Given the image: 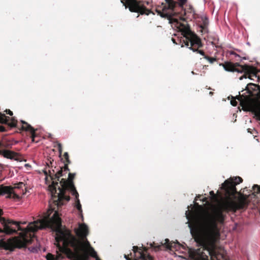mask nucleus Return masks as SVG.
I'll use <instances>...</instances> for the list:
<instances>
[{"mask_svg": "<svg viewBox=\"0 0 260 260\" xmlns=\"http://www.w3.org/2000/svg\"><path fill=\"white\" fill-rule=\"evenodd\" d=\"M24 167H26V168H31V166L29 164H25L24 165Z\"/></svg>", "mask_w": 260, "mask_h": 260, "instance_id": "obj_36", "label": "nucleus"}, {"mask_svg": "<svg viewBox=\"0 0 260 260\" xmlns=\"http://www.w3.org/2000/svg\"><path fill=\"white\" fill-rule=\"evenodd\" d=\"M145 3H146L147 5H149V4H150V2L149 1H146Z\"/></svg>", "mask_w": 260, "mask_h": 260, "instance_id": "obj_40", "label": "nucleus"}, {"mask_svg": "<svg viewBox=\"0 0 260 260\" xmlns=\"http://www.w3.org/2000/svg\"><path fill=\"white\" fill-rule=\"evenodd\" d=\"M60 183L61 184L62 186H64L66 185L67 183V180L64 179H62L60 181Z\"/></svg>", "mask_w": 260, "mask_h": 260, "instance_id": "obj_27", "label": "nucleus"}, {"mask_svg": "<svg viewBox=\"0 0 260 260\" xmlns=\"http://www.w3.org/2000/svg\"><path fill=\"white\" fill-rule=\"evenodd\" d=\"M121 3L125 6V8L128 6L129 10L131 12L140 13L141 15H149L150 14L154 13L150 10L147 9L141 4V1L137 0H121Z\"/></svg>", "mask_w": 260, "mask_h": 260, "instance_id": "obj_5", "label": "nucleus"}, {"mask_svg": "<svg viewBox=\"0 0 260 260\" xmlns=\"http://www.w3.org/2000/svg\"><path fill=\"white\" fill-rule=\"evenodd\" d=\"M13 125L15 126L17 124V122L15 121L14 118H12Z\"/></svg>", "mask_w": 260, "mask_h": 260, "instance_id": "obj_32", "label": "nucleus"}, {"mask_svg": "<svg viewBox=\"0 0 260 260\" xmlns=\"http://www.w3.org/2000/svg\"><path fill=\"white\" fill-rule=\"evenodd\" d=\"M253 75H254L255 77H257V76H256V74H253Z\"/></svg>", "mask_w": 260, "mask_h": 260, "instance_id": "obj_44", "label": "nucleus"}, {"mask_svg": "<svg viewBox=\"0 0 260 260\" xmlns=\"http://www.w3.org/2000/svg\"><path fill=\"white\" fill-rule=\"evenodd\" d=\"M160 4H161V6H164L163 7H162V11L164 12V13H167V11L168 10H173L174 8L175 7H173V6H170V5H165V3L164 2H160Z\"/></svg>", "mask_w": 260, "mask_h": 260, "instance_id": "obj_14", "label": "nucleus"}, {"mask_svg": "<svg viewBox=\"0 0 260 260\" xmlns=\"http://www.w3.org/2000/svg\"><path fill=\"white\" fill-rule=\"evenodd\" d=\"M210 194L213 197V198H215V195L214 194V191L212 190V191H210Z\"/></svg>", "mask_w": 260, "mask_h": 260, "instance_id": "obj_33", "label": "nucleus"}, {"mask_svg": "<svg viewBox=\"0 0 260 260\" xmlns=\"http://www.w3.org/2000/svg\"><path fill=\"white\" fill-rule=\"evenodd\" d=\"M5 112L7 114L10 115V116L13 115V112L10 110H6Z\"/></svg>", "mask_w": 260, "mask_h": 260, "instance_id": "obj_30", "label": "nucleus"}, {"mask_svg": "<svg viewBox=\"0 0 260 260\" xmlns=\"http://www.w3.org/2000/svg\"><path fill=\"white\" fill-rule=\"evenodd\" d=\"M250 192H252L251 194H243V197L238 201L239 208L244 209L247 207L250 200L253 202L260 203V186L257 184L253 185L252 190L248 193Z\"/></svg>", "mask_w": 260, "mask_h": 260, "instance_id": "obj_4", "label": "nucleus"}, {"mask_svg": "<svg viewBox=\"0 0 260 260\" xmlns=\"http://www.w3.org/2000/svg\"><path fill=\"white\" fill-rule=\"evenodd\" d=\"M58 151H59V155L60 156L61 154V152H62V148H60V149H58Z\"/></svg>", "mask_w": 260, "mask_h": 260, "instance_id": "obj_38", "label": "nucleus"}, {"mask_svg": "<svg viewBox=\"0 0 260 260\" xmlns=\"http://www.w3.org/2000/svg\"><path fill=\"white\" fill-rule=\"evenodd\" d=\"M209 94H210V95H212V94H213V92H212V91H210V92H209Z\"/></svg>", "mask_w": 260, "mask_h": 260, "instance_id": "obj_42", "label": "nucleus"}, {"mask_svg": "<svg viewBox=\"0 0 260 260\" xmlns=\"http://www.w3.org/2000/svg\"><path fill=\"white\" fill-rule=\"evenodd\" d=\"M159 7H160V6H158L155 9V12L157 13V15H159L161 18H169L170 17L171 14L169 13H164L162 11L161 12L160 10L158 9V8Z\"/></svg>", "mask_w": 260, "mask_h": 260, "instance_id": "obj_13", "label": "nucleus"}, {"mask_svg": "<svg viewBox=\"0 0 260 260\" xmlns=\"http://www.w3.org/2000/svg\"><path fill=\"white\" fill-rule=\"evenodd\" d=\"M57 146L58 147V149H60V148H61V143L59 142H57Z\"/></svg>", "mask_w": 260, "mask_h": 260, "instance_id": "obj_34", "label": "nucleus"}, {"mask_svg": "<svg viewBox=\"0 0 260 260\" xmlns=\"http://www.w3.org/2000/svg\"><path fill=\"white\" fill-rule=\"evenodd\" d=\"M63 176L62 172L61 171H59L57 174H56L55 175V177L56 179H57V181H59V178L61 176Z\"/></svg>", "mask_w": 260, "mask_h": 260, "instance_id": "obj_25", "label": "nucleus"}, {"mask_svg": "<svg viewBox=\"0 0 260 260\" xmlns=\"http://www.w3.org/2000/svg\"><path fill=\"white\" fill-rule=\"evenodd\" d=\"M162 245H164L165 247L167 249H170L171 247V245L170 242V240L168 239H166L164 240V242H161Z\"/></svg>", "mask_w": 260, "mask_h": 260, "instance_id": "obj_18", "label": "nucleus"}, {"mask_svg": "<svg viewBox=\"0 0 260 260\" xmlns=\"http://www.w3.org/2000/svg\"><path fill=\"white\" fill-rule=\"evenodd\" d=\"M237 102L236 100L231 101V104L233 106H236L237 105Z\"/></svg>", "mask_w": 260, "mask_h": 260, "instance_id": "obj_28", "label": "nucleus"}, {"mask_svg": "<svg viewBox=\"0 0 260 260\" xmlns=\"http://www.w3.org/2000/svg\"><path fill=\"white\" fill-rule=\"evenodd\" d=\"M166 3L170 6H175V3L173 0H165Z\"/></svg>", "mask_w": 260, "mask_h": 260, "instance_id": "obj_24", "label": "nucleus"}, {"mask_svg": "<svg viewBox=\"0 0 260 260\" xmlns=\"http://www.w3.org/2000/svg\"><path fill=\"white\" fill-rule=\"evenodd\" d=\"M64 171H66V172H68L70 171V169L67 165H64Z\"/></svg>", "mask_w": 260, "mask_h": 260, "instance_id": "obj_31", "label": "nucleus"}, {"mask_svg": "<svg viewBox=\"0 0 260 260\" xmlns=\"http://www.w3.org/2000/svg\"><path fill=\"white\" fill-rule=\"evenodd\" d=\"M211 254V252L208 249H201L196 250L192 255L193 260H209L208 255Z\"/></svg>", "mask_w": 260, "mask_h": 260, "instance_id": "obj_9", "label": "nucleus"}, {"mask_svg": "<svg viewBox=\"0 0 260 260\" xmlns=\"http://www.w3.org/2000/svg\"><path fill=\"white\" fill-rule=\"evenodd\" d=\"M180 5H183L186 3L187 0H178Z\"/></svg>", "mask_w": 260, "mask_h": 260, "instance_id": "obj_29", "label": "nucleus"}, {"mask_svg": "<svg viewBox=\"0 0 260 260\" xmlns=\"http://www.w3.org/2000/svg\"><path fill=\"white\" fill-rule=\"evenodd\" d=\"M75 203L74 205V207L78 210L79 212V216H80L81 220L83 221L84 217L82 214V206L80 203V201L79 199H77V200H75Z\"/></svg>", "mask_w": 260, "mask_h": 260, "instance_id": "obj_11", "label": "nucleus"}, {"mask_svg": "<svg viewBox=\"0 0 260 260\" xmlns=\"http://www.w3.org/2000/svg\"><path fill=\"white\" fill-rule=\"evenodd\" d=\"M219 66H222L225 71L230 72H237L238 73H242L245 70V68L242 67V69H238L236 67H241L239 63L236 62L235 64L231 62H225L224 63H220Z\"/></svg>", "mask_w": 260, "mask_h": 260, "instance_id": "obj_7", "label": "nucleus"}, {"mask_svg": "<svg viewBox=\"0 0 260 260\" xmlns=\"http://www.w3.org/2000/svg\"><path fill=\"white\" fill-rule=\"evenodd\" d=\"M24 185L23 183L22 182H20L19 184V186H18V188H20V187H21L22 186Z\"/></svg>", "mask_w": 260, "mask_h": 260, "instance_id": "obj_37", "label": "nucleus"}, {"mask_svg": "<svg viewBox=\"0 0 260 260\" xmlns=\"http://www.w3.org/2000/svg\"><path fill=\"white\" fill-rule=\"evenodd\" d=\"M172 26H174L176 30L181 33L182 36L178 38V41L179 44L181 47L185 46L193 52L200 53L205 58V56L206 55L204 52L198 49L203 46L201 40L194 32L191 30L188 24L177 21L173 24Z\"/></svg>", "mask_w": 260, "mask_h": 260, "instance_id": "obj_3", "label": "nucleus"}, {"mask_svg": "<svg viewBox=\"0 0 260 260\" xmlns=\"http://www.w3.org/2000/svg\"><path fill=\"white\" fill-rule=\"evenodd\" d=\"M205 59H207L210 63H213L216 61V58L214 57H211L208 56H205Z\"/></svg>", "mask_w": 260, "mask_h": 260, "instance_id": "obj_22", "label": "nucleus"}, {"mask_svg": "<svg viewBox=\"0 0 260 260\" xmlns=\"http://www.w3.org/2000/svg\"><path fill=\"white\" fill-rule=\"evenodd\" d=\"M172 41L175 44H178V43L176 42V40L174 38H172Z\"/></svg>", "mask_w": 260, "mask_h": 260, "instance_id": "obj_35", "label": "nucleus"}, {"mask_svg": "<svg viewBox=\"0 0 260 260\" xmlns=\"http://www.w3.org/2000/svg\"><path fill=\"white\" fill-rule=\"evenodd\" d=\"M202 23L200 25V26H208L209 24V20L208 18L205 16H203L201 17Z\"/></svg>", "mask_w": 260, "mask_h": 260, "instance_id": "obj_15", "label": "nucleus"}, {"mask_svg": "<svg viewBox=\"0 0 260 260\" xmlns=\"http://www.w3.org/2000/svg\"><path fill=\"white\" fill-rule=\"evenodd\" d=\"M209 36L212 40L211 41V43L213 45H215L216 43L218 42L219 39L218 38V36L216 34H210Z\"/></svg>", "mask_w": 260, "mask_h": 260, "instance_id": "obj_16", "label": "nucleus"}, {"mask_svg": "<svg viewBox=\"0 0 260 260\" xmlns=\"http://www.w3.org/2000/svg\"><path fill=\"white\" fill-rule=\"evenodd\" d=\"M202 35L208 34L209 32L208 26H200V30H199Z\"/></svg>", "mask_w": 260, "mask_h": 260, "instance_id": "obj_19", "label": "nucleus"}, {"mask_svg": "<svg viewBox=\"0 0 260 260\" xmlns=\"http://www.w3.org/2000/svg\"><path fill=\"white\" fill-rule=\"evenodd\" d=\"M69 186L70 187V188L71 189V191L72 196L75 197V200H77V199H79V193H78V192L75 187L74 182H72L71 185H69Z\"/></svg>", "mask_w": 260, "mask_h": 260, "instance_id": "obj_12", "label": "nucleus"}, {"mask_svg": "<svg viewBox=\"0 0 260 260\" xmlns=\"http://www.w3.org/2000/svg\"><path fill=\"white\" fill-rule=\"evenodd\" d=\"M7 195L6 198L9 199H19V197L18 194L15 193L13 188L10 186H0V196Z\"/></svg>", "mask_w": 260, "mask_h": 260, "instance_id": "obj_8", "label": "nucleus"}, {"mask_svg": "<svg viewBox=\"0 0 260 260\" xmlns=\"http://www.w3.org/2000/svg\"><path fill=\"white\" fill-rule=\"evenodd\" d=\"M63 156L66 159L67 162L68 164H71V162L69 159V156L68 153L67 152H65L63 154Z\"/></svg>", "mask_w": 260, "mask_h": 260, "instance_id": "obj_23", "label": "nucleus"}, {"mask_svg": "<svg viewBox=\"0 0 260 260\" xmlns=\"http://www.w3.org/2000/svg\"><path fill=\"white\" fill-rule=\"evenodd\" d=\"M230 54L231 55H234L236 57H237L238 58V59H237V60H239L240 61H242L243 59H246V58L245 57H241L239 55L237 54L234 51H231L230 52Z\"/></svg>", "mask_w": 260, "mask_h": 260, "instance_id": "obj_21", "label": "nucleus"}, {"mask_svg": "<svg viewBox=\"0 0 260 260\" xmlns=\"http://www.w3.org/2000/svg\"><path fill=\"white\" fill-rule=\"evenodd\" d=\"M207 201V199L206 198H204L203 200V202H206Z\"/></svg>", "mask_w": 260, "mask_h": 260, "instance_id": "obj_41", "label": "nucleus"}, {"mask_svg": "<svg viewBox=\"0 0 260 260\" xmlns=\"http://www.w3.org/2000/svg\"><path fill=\"white\" fill-rule=\"evenodd\" d=\"M191 74H192V75L195 74V73H194V72L193 71H192V72H191Z\"/></svg>", "mask_w": 260, "mask_h": 260, "instance_id": "obj_43", "label": "nucleus"}, {"mask_svg": "<svg viewBox=\"0 0 260 260\" xmlns=\"http://www.w3.org/2000/svg\"><path fill=\"white\" fill-rule=\"evenodd\" d=\"M225 204L214 208L209 214L194 213L191 215L193 226L188 223L190 233L194 237L199 232L203 241L207 244H211L216 241L220 236L218 223H223L225 215L223 212H229L235 209L233 201L223 202Z\"/></svg>", "mask_w": 260, "mask_h": 260, "instance_id": "obj_2", "label": "nucleus"}, {"mask_svg": "<svg viewBox=\"0 0 260 260\" xmlns=\"http://www.w3.org/2000/svg\"><path fill=\"white\" fill-rule=\"evenodd\" d=\"M242 179L240 177H235L230 179L225 180L221 184L220 188L228 194H234L237 192L236 185L242 182Z\"/></svg>", "mask_w": 260, "mask_h": 260, "instance_id": "obj_6", "label": "nucleus"}, {"mask_svg": "<svg viewBox=\"0 0 260 260\" xmlns=\"http://www.w3.org/2000/svg\"><path fill=\"white\" fill-rule=\"evenodd\" d=\"M75 173H69L68 175V179H69V185H71V182H73V179L75 176Z\"/></svg>", "mask_w": 260, "mask_h": 260, "instance_id": "obj_17", "label": "nucleus"}, {"mask_svg": "<svg viewBox=\"0 0 260 260\" xmlns=\"http://www.w3.org/2000/svg\"><path fill=\"white\" fill-rule=\"evenodd\" d=\"M21 123L22 124L21 127L23 130L30 132L32 142H38V141L35 140V138L37 137V134H36L37 129H35L31 125L23 120H21Z\"/></svg>", "mask_w": 260, "mask_h": 260, "instance_id": "obj_10", "label": "nucleus"}, {"mask_svg": "<svg viewBox=\"0 0 260 260\" xmlns=\"http://www.w3.org/2000/svg\"><path fill=\"white\" fill-rule=\"evenodd\" d=\"M243 78H246V77H245L244 76H242L241 77H240L239 79L240 80H242Z\"/></svg>", "mask_w": 260, "mask_h": 260, "instance_id": "obj_39", "label": "nucleus"}, {"mask_svg": "<svg viewBox=\"0 0 260 260\" xmlns=\"http://www.w3.org/2000/svg\"><path fill=\"white\" fill-rule=\"evenodd\" d=\"M185 215H186V218L188 219V221H189V219H190V213H189V210L186 211ZM187 223H188V222H187Z\"/></svg>", "mask_w": 260, "mask_h": 260, "instance_id": "obj_26", "label": "nucleus"}, {"mask_svg": "<svg viewBox=\"0 0 260 260\" xmlns=\"http://www.w3.org/2000/svg\"><path fill=\"white\" fill-rule=\"evenodd\" d=\"M28 250L32 253H38L39 248L37 246H31L28 248Z\"/></svg>", "mask_w": 260, "mask_h": 260, "instance_id": "obj_20", "label": "nucleus"}, {"mask_svg": "<svg viewBox=\"0 0 260 260\" xmlns=\"http://www.w3.org/2000/svg\"><path fill=\"white\" fill-rule=\"evenodd\" d=\"M52 183L53 188L52 193H53L54 190L56 193L57 187L59 190L57 196L54 194V198L53 199L55 207H52L50 205L45 215L40 216L33 222H29L25 228L21 227L20 224H26V221L17 222L6 219L0 216V222L4 228L3 230H0V232L8 235L16 233L17 232L16 229L12 228L10 225H16L17 230L21 231L22 234L21 238L16 241V246L18 248H22L32 243L33 238L31 233L48 228L55 233V240L57 246L61 247L62 245L64 247L72 248L74 251L71 249L69 251L74 256H81L83 254H88L96 260H100L98 257L97 252L91 246L86 238L88 235V228L86 224L79 222L78 226L74 228V232L78 238L76 237L69 229H61L62 224L59 208L63 205L65 202H69L70 198L63 193V191L58 186L57 181L55 182L53 181ZM2 214L3 211L0 209V215Z\"/></svg>", "mask_w": 260, "mask_h": 260, "instance_id": "obj_1", "label": "nucleus"}]
</instances>
